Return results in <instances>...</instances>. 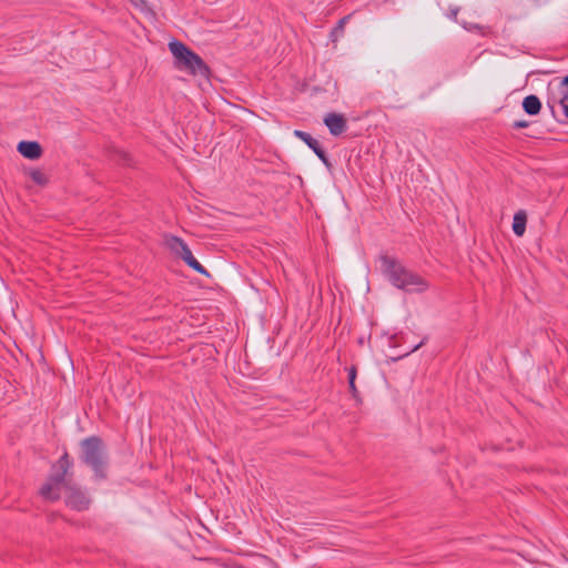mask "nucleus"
Masks as SVG:
<instances>
[{"label": "nucleus", "instance_id": "nucleus-1", "mask_svg": "<svg viewBox=\"0 0 568 568\" xmlns=\"http://www.w3.org/2000/svg\"><path fill=\"white\" fill-rule=\"evenodd\" d=\"M382 274L397 288L407 293L425 292L429 284L418 274L407 270L394 257L383 255L379 257Z\"/></svg>", "mask_w": 568, "mask_h": 568}, {"label": "nucleus", "instance_id": "nucleus-2", "mask_svg": "<svg viewBox=\"0 0 568 568\" xmlns=\"http://www.w3.org/2000/svg\"><path fill=\"white\" fill-rule=\"evenodd\" d=\"M169 49L174 57L175 68L207 79L210 69L203 59L180 41H171Z\"/></svg>", "mask_w": 568, "mask_h": 568}, {"label": "nucleus", "instance_id": "nucleus-3", "mask_svg": "<svg viewBox=\"0 0 568 568\" xmlns=\"http://www.w3.org/2000/svg\"><path fill=\"white\" fill-rule=\"evenodd\" d=\"M81 459L90 466L99 478L105 477L106 456L102 440L92 436L81 442Z\"/></svg>", "mask_w": 568, "mask_h": 568}, {"label": "nucleus", "instance_id": "nucleus-4", "mask_svg": "<svg viewBox=\"0 0 568 568\" xmlns=\"http://www.w3.org/2000/svg\"><path fill=\"white\" fill-rule=\"evenodd\" d=\"M72 466V462L67 453H64L52 468V474L40 489L43 499L55 501L61 496V486L65 485V475Z\"/></svg>", "mask_w": 568, "mask_h": 568}, {"label": "nucleus", "instance_id": "nucleus-5", "mask_svg": "<svg viewBox=\"0 0 568 568\" xmlns=\"http://www.w3.org/2000/svg\"><path fill=\"white\" fill-rule=\"evenodd\" d=\"M163 243L175 256L182 258L187 264V266L200 274L210 276L209 272L197 262L187 244L181 237L165 234L163 237Z\"/></svg>", "mask_w": 568, "mask_h": 568}, {"label": "nucleus", "instance_id": "nucleus-6", "mask_svg": "<svg viewBox=\"0 0 568 568\" xmlns=\"http://www.w3.org/2000/svg\"><path fill=\"white\" fill-rule=\"evenodd\" d=\"M64 503L65 505L75 511H84L89 509L91 499L84 490L81 488L65 484L64 485Z\"/></svg>", "mask_w": 568, "mask_h": 568}, {"label": "nucleus", "instance_id": "nucleus-7", "mask_svg": "<svg viewBox=\"0 0 568 568\" xmlns=\"http://www.w3.org/2000/svg\"><path fill=\"white\" fill-rule=\"evenodd\" d=\"M557 102L559 105L568 103V75L551 87V100L548 102L551 109V103Z\"/></svg>", "mask_w": 568, "mask_h": 568}, {"label": "nucleus", "instance_id": "nucleus-8", "mask_svg": "<svg viewBox=\"0 0 568 568\" xmlns=\"http://www.w3.org/2000/svg\"><path fill=\"white\" fill-rule=\"evenodd\" d=\"M324 123L328 128L331 134L337 136L346 130V119L342 114L328 113L324 118Z\"/></svg>", "mask_w": 568, "mask_h": 568}, {"label": "nucleus", "instance_id": "nucleus-9", "mask_svg": "<svg viewBox=\"0 0 568 568\" xmlns=\"http://www.w3.org/2000/svg\"><path fill=\"white\" fill-rule=\"evenodd\" d=\"M294 135L305 142L308 148L312 149L314 153L322 160V162L328 165V159L324 150L321 148L320 143L311 136V134L301 130H295Z\"/></svg>", "mask_w": 568, "mask_h": 568}, {"label": "nucleus", "instance_id": "nucleus-10", "mask_svg": "<svg viewBox=\"0 0 568 568\" xmlns=\"http://www.w3.org/2000/svg\"><path fill=\"white\" fill-rule=\"evenodd\" d=\"M17 150L22 156L29 160H37L42 155V148L36 141H21Z\"/></svg>", "mask_w": 568, "mask_h": 568}, {"label": "nucleus", "instance_id": "nucleus-11", "mask_svg": "<svg viewBox=\"0 0 568 568\" xmlns=\"http://www.w3.org/2000/svg\"><path fill=\"white\" fill-rule=\"evenodd\" d=\"M523 108L528 114L536 115L541 109V103L536 95H528L523 101Z\"/></svg>", "mask_w": 568, "mask_h": 568}, {"label": "nucleus", "instance_id": "nucleus-12", "mask_svg": "<svg viewBox=\"0 0 568 568\" xmlns=\"http://www.w3.org/2000/svg\"><path fill=\"white\" fill-rule=\"evenodd\" d=\"M527 216L524 211H519L514 215L513 231L517 236H523L526 231Z\"/></svg>", "mask_w": 568, "mask_h": 568}, {"label": "nucleus", "instance_id": "nucleus-13", "mask_svg": "<svg viewBox=\"0 0 568 568\" xmlns=\"http://www.w3.org/2000/svg\"><path fill=\"white\" fill-rule=\"evenodd\" d=\"M30 178L32 179V181L34 183H37L38 185H45L48 183V178L47 175L44 174V172L40 171V170H32L30 172Z\"/></svg>", "mask_w": 568, "mask_h": 568}, {"label": "nucleus", "instance_id": "nucleus-14", "mask_svg": "<svg viewBox=\"0 0 568 568\" xmlns=\"http://www.w3.org/2000/svg\"><path fill=\"white\" fill-rule=\"evenodd\" d=\"M355 379H356V367L352 366L348 369V384H349V389H351L353 396L357 395V388L355 386Z\"/></svg>", "mask_w": 568, "mask_h": 568}, {"label": "nucleus", "instance_id": "nucleus-15", "mask_svg": "<svg viewBox=\"0 0 568 568\" xmlns=\"http://www.w3.org/2000/svg\"><path fill=\"white\" fill-rule=\"evenodd\" d=\"M134 7L142 9L144 7V0H129Z\"/></svg>", "mask_w": 568, "mask_h": 568}, {"label": "nucleus", "instance_id": "nucleus-16", "mask_svg": "<svg viewBox=\"0 0 568 568\" xmlns=\"http://www.w3.org/2000/svg\"><path fill=\"white\" fill-rule=\"evenodd\" d=\"M514 126H515V128H518V129H520V128H526V126H528V122H527V121H516V122L514 123Z\"/></svg>", "mask_w": 568, "mask_h": 568}, {"label": "nucleus", "instance_id": "nucleus-17", "mask_svg": "<svg viewBox=\"0 0 568 568\" xmlns=\"http://www.w3.org/2000/svg\"><path fill=\"white\" fill-rule=\"evenodd\" d=\"M119 155L121 159H119V162H122L123 164H126L128 163V160H126V154L124 152H119Z\"/></svg>", "mask_w": 568, "mask_h": 568}, {"label": "nucleus", "instance_id": "nucleus-18", "mask_svg": "<svg viewBox=\"0 0 568 568\" xmlns=\"http://www.w3.org/2000/svg\"><path fill=\"white\" fill-rule=\"evenodd\" d=\"M560 106H561L566 118L568 119V102L565 103V104H561Z\"/></svg>", "mask_w": 568, "mask_h": 568}, {"label": "nucleus", "instance_id": "nucleus-19", "mask_svg": "<svg viewBox=\"0 0 568 568\" xmlns=\"http://www.w3.org/2000/svg\"><path fill=\"white\" fill-rule=\"evenodd\" d=\"M424 344V341L422 343H419L418 345H416L412 352H415L416 349H418L422 345Z\"/></svg>", "mask_w": 568, "mask_h": 568}, {"label": "nucleus", "instance_id": "nucleus-20", "mask_svg": "<svg viewBox=\"0 0 568 568\" xmlns=\"http://www.w3.org/2000/svg\"><path fill=\"white\" fill-rule=\"evenodd\" d=\"M344 23H345V19H342V20L339 21V28H343Z\"/></svg>", "mask_w": 568, "mask_h": 568}]
</instances>
